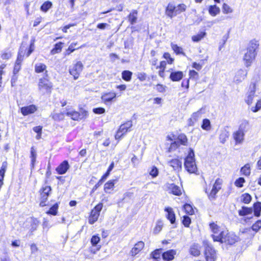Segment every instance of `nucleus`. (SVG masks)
Instances as JSON below:
<instances>
[{
  "label": "nucleus",
  "instance_id": "29",
  "mask_svg": "<svg viewBox=\"0 0 261 261\" xmlns=\"http://www.w3.org/2000/svg\"><path fill=\"white\" fill-rule=\"evenodd\" d=\"M116 96V94L114 92H109L108 93H105L102 96V99L105 102H110L113 99L115 98Z\"/></svg>",
  "mask_w": 261,
  "mask_h": 261
},
{
  "label": "nucleus",
  "instance_id": "56",
  "mask_svg": "<svg viewBox=\"0 0 261 261\" xmlns=\"http://www.w3.org/2000/svg\"><path fill=\"white\" fill-rule=\"evenodd\" d=\"M218 192V191L212 189L211 192L209 193H207L209 199L211 200H215L216 198V194Z\"/></svg>",
  "mask_w": 261,
  "mask_h": 261
},
{
  "label": "nucleus",
  "instance_id": "10",
  "mask_svg": "<svg viewBox=\"0 0 261 261\" xmlns=\"http://www.w3.org/2000/svg\"><path fill=\"white\" fill-rule=\"evenodd\" d=\"M69 72L75 80L77 79L82 72V63L81 62H77L70 69Z\"/></svg>",
  "mask_w": 261,
  "mask_h": 261
},
{
  "label": "nucleus",
  "instance_id": "42",
  "mask_svg": "<svg viewBox=\"0 0 261 261\" xmlns=\"http://www.w3.org/2000/svg\"><path fill=\"white\" fill-rule=\"evenodd\" d=\"M132 72L128 70H125L122 73V79L126 81H130L132 79Z\"/></svg>",
  "mask_w": 261,
  "mask_h": 261
},
{
  "label": "nucleus",
  "instance_id": "23",
  "mask_svg": "<svg viewBox=\"0 0 261 261\" xmlns=\"http://www.w3.org/2000/svg\"><path fill=\"white\" fill-rule=\"evenodd\" d=\"M245 133L243 132L238 130L234 133L233 136L234 140L237 143H242L244 141Z\"/></svg>",
  "mask_w": 261,
  "mask_h": 261
},
{
  "label": "nucleus",
  "instance_id": "61",
  "mask_svg": "<svg viewBox=\"0 0 261 261\" xmlns=\"http://www.w3.org/2000/svg\"><path fill=\"white\" fill-rule=\"evenodd\" d=\"M100 241V238L97 236H93L91 239V243L93 246H96Z\"/></svg>",
  "mask_w": 261,
  "mask_h": 261
},
{
  "label": "nucleus",
  "instance_id": "27",
  "mask_svg": "<svg viewBox=\"0 0 261 261\" xmlns=\"http://www.w3.org/2000/svg\"><path fill=\"white\" fill-rule=\"evenodd\" d=\"M65 115L66 110L59 113H52L50 116L54 120L59 121L64 119Z\"/></svg>",
  "mask_w": 261,
  "mask_h": 261
},
{
  "label": "nucleus",
  "instance_id": "16",
  "mask_svg": "<svg viewBox=\"0 0 261 261\" xmlns=\"http://www.w3.org/2000/svg\"><path fill=\"white\" fill-rule=\"evenodd\" d=\"M184 74L180 71H172L170 75V79L173 82H178L181 80L183 77Z\"/></svg>",
  "mask_w": 261,
  "mask_h": 261
},
{
  "label": "nucleus",
  "instance_id": "4",
  "mask_svg": "<svg viewBox=\"0 0 261 261\" xmlns=\"http://www.w3.org/2000/svg\"><path fill=\"white\" fill-rule=\"evenodd\" d=\"M38 86L39 90L43 94L50 93L53 87L51 83L45 77L39 79Z\"/></svg>",
  "mask_w": 261,
  "mask_h": 261
},
{
  "label": "nucleus",
  "instance_id": "59",
  "mask_svg": "<svg viewBox=\"0 0 261 261\" xmlns=\"http://www.w3.org/2000/svg\"><path fill=\"white\" fill-rule=\"evenodd\" d=\"M162 253V249H159L154 251L152 253V256L154 259H158L160 257L161 254Z\"/></svg>",
  "mask_w": 261,
  "mask_h": 261
},
{
  "label": "nucleus",
  "instance_id": "55",
  "mask_svg": "<svg viewBox=\"0 0 261 261\" xmlns=\"http://www.w3.org/2000/svg\"><path fill=\"white\" fill-rule=\"evenodd\" d=\"M163 223L161 221H158L155 227L154 228L153 232L155 233H159L162 229Z\"/></svg>",
  "mask_w": 261,
  "mask_h": 261
},
{
  "label": "nucleus",
  "instance_id": "9",
  "mask_svg": "<svg viewBox=\"0 0 261 261\" xmlns=\"http://www.w3.org/2000/svg\"><path fill=\"white\" fill-rule=\"evenodd\" d=\"M210 227L212 232L213 233V234H212V237L214 241H215V237L220 236L221 234V232L222 231H224L225 229L221 228L220 226L214 222H212L210 224Z\"/></svg>",
  "mask_w": 261,
  "mask_h": 261
},
{
  "label": "nucleus",
  "instance_id": "45",
  "mask_svg": "<svg viewBox=\"0 0 261 261\" xmlns=\"http://www.w3.org/2000/svg\"><path fill=\"white\" fill-rule=\"evenodd\" d=\"M205 35V32H201L196 35L193 36L192 39L194 42H198L203 38Z\"/></svg>",
  "mask_w": 261,
  "mask_h": 261
},
{
  "label": "nucleus",
  "instance_id": "46",
  "mask_svg": "<svg viewBox=\"0 0 261 261\" xmlns=\"http://www.w3.org/2000/svg\"><path fill=\"white\" fill-rule=\"evenodd\" d=\"M228 137V132L226 130H222L219 136L220 142L222 143H224Z\"/></svg>",
  "mask_w": 261,
  "mask_h": 261
},
{
  "label": "nucleus",
  "instance_id": "26",
  "mask_svg": "<svg viewBox=\"0 0 261 261\" xmlns=\"http://www.w3.org/2000/svg\"><path fill=\"white\" fill-rule=\"evenodd\" d=\"M190 251L192 255L197 256L200 254V246L197 244H194L191 246Z\"/></svg>",
  "mask_w": 261,
  "mask_h": 261
},
{
  "label": "nucleus",
  "instance_id": "52",
  "mask_svg": "<svg viewBox=\"0 0 261 261\" xmlns=\"http://www.w3.org/2000/svg\"><path fill=\"white\" fill-rule=\"evenodd\" d=\"M8 163L6 161L3 162L1 169L0 170V176H5V174L7 168Z\"/></svg>",
  "mask_w": 261,
  "mask_h": 261
},
{
  "label": "nucleus",
  "instance_id": "64",
  "mask_svg": "<svg viewBox=\"0 0 261 261\" xmlns=\"http://www.w3.org/2000/svg\"><path fill=\"white\" fill-rule=\"evenodd\" d=\"M17 80H18L17 74H13V75L11 78V80L12 87H14L16 86Z\"/></svg>",
  "mask_w": 261,
  "mask_h": 261
},
{
  "label": "nucleus",
  "instance_id": "43",
  "mask_svg": "<svg viewBox=\"0 0 261 261\" xmlns=\"http://www.w3.org/2000/svg\"><path fill=\"white\" fill-rule=\"evenodd\" d=\"M58 207V204L56 203L49 208L46 213L55 216L57 214Z\"/></svg>",
  "mask_w": 261,
  "mask_h": 261
},
{
  "label": "nucleus",
  "instance_id": "39",
  "mask_svg": "<svg viewBox=\"0 0 261 261\" xmlns=\"http://www.w3.org/2000/svg\"><path fill=\"white\" fill-rule=\"evenodd\" d=\"M222 182L223 180L222 179L219 178H217L213 186L212 190H215L219 192V191L221 189Z\"/></svg>",
  "mask_w": 261,
  "mask_h": 261
},
{
  "label": "nucleus",
  "instance_id": "25",
  "mask_svg": "<svg viewBox=\"0 0 261 261\" xmlns=\"http://www.w3.org/2000/svg\"><path fill=\"white\" fill-rule=\"evenodd\" d=\"M165 211L167 212V217L170 220L172 224H173L175 221V214L171 207H168L165 208Z\"/></svg>",
  "mask_w": 261,
  "mask_h": 261
},
{
  "label": "nucleus",
  "instance_id": "48",
  "mask_svg": "<svg viewBox=\"0 0 261 261\" xmlns=\"http://www.w3.org/2000/svg\"><path fill=\"white\" fill-rule=\"evenodd\" d=\"M251 196L247 193L242 195L241 197V201L245 203H249L251 200Z\"/></svg>",
  "mask_w": 261,
  "mask_h": 261
},
{
  "label": "nucleus",
  "instance_id": "2",
  "mask_svg": "<svg viewBox=\"0 0 261 261\" xmlns=\"http://www.w3.org/2000/svg\"><path fill=\"white\" fill-rule=\"evenodd\" d=\"M238 240L239 237L238 236L233 232H229L226 229L221 232L220 236L215 237V242H219L228 245H233Z\"/></svg>",
  "mask_w": 261,
  "mask_h": 261
},
{
  "label": "nucleus",
  "instance_id": "11",
  "mask_svg": "<svg viewBox=\"0 0 261 261\" xmlns=\"http://www.w3.org/2000/svg\"><path fill=\"white\" fill-rule=\"evenodd\" d=\"M255 92V85L253 84L252 86L250 87V91L248 92L247 97L245 99V101L248 105H250L252 103Z\"/></svg>",
  "mask_w": 261,
  "mask_h": 261
},
{
  "label": "nucleus",
  "instance_id": "54",
  "mask_svg": "<svg viewBox=\"0 0 261 261\" xmlns=\"http://www.w3.org/2000/svg\"><path fill=\"white\" fill-rule=\"evenodd\" d=\"M222 10H223V12L224 14L230 13H232L233 11L232 9L230 8V7L227 4H225V3L223 5Z\"/></svg>",
  "mask_w": 261,
  "mask_h": 261
},
{
  "label": "nucleus",
  "instance_id": "24",
  "mask_svg": "<svg viewBox=\"0 0 261 261\" xmlns=\"http://www.w3.org/2000/svg\"><path fill=\"white\" fill-rule=\"evenodd\" d=\"M133 123L132 121H127L125 123L121 124L120 126L119 129L120 132H122V133H126L129 130V129L132 127Z\"/></svg>",
  "mask_w": 261,
  "mask_h": 261
},
{
  "label": "nucleus",
  "instance_id": "57",
  "mask_svg": "<svg viewBox=\"0 0 261 261\" xmlns=\"http://www.w3.org/2000/svg\"><path fill=\"white\" fill-rule=\"evenodd\" d=\"M245 181V179L243 177H240L236 180L234 185L238 187L241 188L243 186Z\"/></svg>",
  "mask_w": 261,
  "mask_h": 261
},
{
  "label": "nucleus",
  "instance_id": "62",
  "mask_svg": "<svg viewBox=\"0 0 261 261\" xmlns=\"http://www.w3.org/2000/svg\"><path fill=\"white\" fill-rule=\"evenodd\" d=\"M150 174L152 177H156L159 174V170L156 167H152L151 171H150Z\"/></svg>",
  "mask_w": 261,
  "mask_h": 261
},
{
  "label": "nucleus",
  "instance_id": "18",
  "mask_svg": "<svg viewBox=\"0 0 261 261\" xmlns=\"http://www.w3.org/2000/svg\"><path fill=\"white\" fill-rule=\"evenodd\" d=\"M247 71L245 70L240 69L237 71L234 80L237 83L241 82L244 80L247 75Z\"/></svg>",
  "mask_w": 261,
  "mask_h": 261
},
{
  "label": "nucleus",
  "instance_id": "20",
  "mask_svg": "<svg viewBox=\"0 0 261 261\" xmlns=\"http://www.w3.org/2000/svg\"><path fill=\"white\" fill-rule=\"evenodd\" d=\"M176 252L175 250H169L164 252L162 254V257L164 260L170 261L174 258V255L176 254Z\"/></svg>",
  "mask_w": 261,
  "mask_h": 261
},
{
  "label": "nucleus",
  "instance_id": "35",
  "mask_svg": "<svg viewBox=\"0 0 261 261\" xmlns=\"http://www.w3.org/2000/svg\"><path fill=\"white\" fill-rule=\"evenodd\" d=\"M201 128L205 130H210L211 129V124L209 119H204L202 121Z\"/></svg>",
  "mask_w": 261,
  "mask_h": 261
},
{
  "label": "nucleus",
  "instance_id": "8",
  "mask_svg": "<svg viewBox=\"0 0 261 261\" xmlns=\"http://www.w3.org/2000/svg\"><path fill=\"white\" fill-rule=\"evenodd\" d=\"M188 142V139L186 136L184 134H180L177 139L174 142L171 143L169 148V151L176 148L179 144L186 145Z\"/></svg>",
  "mask_w": 261,
  "mask_h": 261
},
{
  "label": "nucleus",
  "instance_id": "22",
  "mask_svg": "<svg viewBox=\"0 0 261 261\" xmlns=\"http://www.w3.org/2000/svg\"><path fill=\"white\" fill-rule=\"evenodd\" d=\"M249 129L250 125L249 121L245 119L242 120L240 122L238 130L245 134Z\"/></svg>",
  "mask_w": 261,
  "mask_h": 261
},
{
  "label": "nucleus",
  "instance_id": "13",
  "mask_svg": "<svg viewBox=\"0 0 261 261\" xmlns=\"http://www.w3.org/2000/svg\"><path fill=\"white\" fill-rule=\"evenodd\" d=\"M37 107L33 105L27 107H23L21 108V113L23 115L26 116L29 114L34 113L37 110Z\"/></svg>",
  "mask_w": 261,
  "mask_h": 261
},
{
  "label": "nucleus",
  "instance_id": "31",
  "mask_svg": "<svg viewBox=\"0 0 261 261\" xmlns=\"http://www.w3.org/2000/svg\"><path fill=\"white\" fill-rule=\"evenodd\" d=\"M252 212L253 209L251 207L243 206L242 209L239 211V214L240 216H244L251 214Z\"/></svg>",
  "mask_w": 261,
  "mask_h": 261
},
{
  "label": "nucleus",
  "instance_id": "17",
  "mask_svg": "<svg viewBox=\"0 0 261 261\" xmlns=\"http://www.w3.org/2000/svg\"><path fill=\"white\" fill-rule=\"evenodd\" d=\"M165 14L170 18L176 15L175 14V6L173 4L169 3L168 5L166 8Z\"/></svg>",
  "mask_w": 261,
  "mask_h": 261
},
{
  "label": "nucleus",
  "instance_id": "38",
  "mask_svg": "<svg viewBox=\"0 0 261 261\" xmlns=\"http://www.w3.org/2000/svg\"><path fill=\"white\" fill-rule=\"evenodd\" d=\"M170 189L172 193L174 195L179 196L181 194V190L179 187L175 185H171Z\"/></svg>",
  "mask_w": 261,
  "mask_h": 261
},
{
  "label": "nucleus",
  "instance_id": "36",
  "mask_svg": "<svg viewBox=\"0 0 261 261\" xmlns=\"http://www.w3.org/2000/svg\"><path fill=\"white\" fill-rule=\"evenodd\" d=\"M254 214L256 217H259L261 212V202H257L254 204Z\"/></svg>",
  "mask_w": 261,
  "mask_h": 261
},
{
  "label": "nucleus",
  "instance_id": "15",
  "mask_svg": "<svg viewBox=\"0 0 261 261\" xmlns=\"http://www.w3.org/2000/svg\"><path fill=\"white\" fill-rule=\"evenodd\" d=\"M69 168V165L67 161H64L56 168L57 172L60 174H63L66 172Z\"/></svg>",
  "mask_w": 261,
  "mask_h": 261
},
{
  "label": "nucleus",
  "instance_id": "1",
  "mask_svg": "<svg viewBox=\"0 0 261 261\" xmlns=\"http://www.w3.org/2000/svg\"><path fill=\"white\" fill-rule=\"evenodd\" d=\"M258 45V42L256 40H252L250 42L249 46L243 57V61L246 67H249L254 60L256 55L255 51Z\"/></svg>",
  "mask_w": 261,
  "mask_h": 261
},
{
  "label": "nucleus",
  "instance_id": "3",
  "mask_svg": "<svg viewBox=\"0 0 261 261\" xmlns=\"http://www.w3.org/2000/svg\"><path fill=\"white\" fill-rule=\"evenodd\" d=\"M184 166L186 170L190 173H195L197 170L194 159V152L192 149H190L188 155L185 159Z\"/></svg>",
  "mask_w": 261,
  "mask_h": 261
},
{
  "label": "nucleus",
  "instance_id": "30",
  "mask_svg": "<svg viewBox=\"0 0 261 261\" xmlns=\"http://www.w3.org/2000/svg\"><path fill=\"white\" fill-rule=\"evenodd\" d=\"M80 48V46L76 43H72L68 48L65 52V55H69L75 50Z\"/></svg>",
  "mask_w": 261,
  "mask_h": 261
},
{
  "label": "nucleus",
  "instance_id": "37",
  "mask_svg": "<svg viewBox=\"0 0 261 261\" xmlns=\"http://www.w3.org/2000/svg\"><path fill=\"white\" fill-rule=\"evenodd\" d=\"M37 153L34 149V147H32L31 150V167L34 168L35 164L36 161Z\"/></svg>",
  "mask_w": 261,
  "mask_h": 261
},
{
  "label": "nucleus",
  "instance_id": "58",
  "mask_svg": "<svg viewBox=\"0 0 261 261\" xmlns=\"http://www.w3.org/2000/svg\"><path fill=\"white\" fill-rule=\"evenodd\" d=\"M191 220L189 216H185L183 217L182 223L186 227H189L191 224Z\"/></svg>",
  "mask_w": 261,
  "mask_h": 261
},
{
  "label": "nucleus",
  "instance_id": "6",
  "mask_svg": "<svg viewBox=\"0 0 261 261\" xmlns=\"http://www.w3.org/2000/svg\"><path fill=\"white\" fill-rule=\"evenodd\" d=\"M51 190V187L47 186L43 187L40 189V193L41 201L39 204L40 206L43 207L46 205L45 202L48 199V197L50 193Z\"/></svg>",
  "mask_w": 261,
  "mask_h": 261
},
{
  "label": "nucleus",
  "instance_id": "12",
  "mask_svg": "<svg viewBox=\"0 0 261 261\" xmlns=\"http://www.w3.org/2000/svg\"><path fill=\"white\" fill-rule=\"evenodd\" d=\"M144 247V243L143 242H138L135 245L134 247L132 249L130 252V254L132 256H135L143 249Z\"/></svg>",
  "mask_w": 261,
  "mask_h": 261
},
{
  "label": "nucleus",
  "instance_id": "63",
  "mask_svg": "<svg viewBox=\"0 0 261 261\" xmlns=\"http://www.w3.org/2000/svg\"><path fill=\"white\" fill-rule=\"evenodd\" d=\"M21 64L20 63L15 62L13 69V74H17L21 69Z\"/></svg>",
  "mask_w": 261,
  "mask_h": 261
},
{
  "label": "nucleus",
  "instance_id": "49",
  "mask_svg": "<svg viewBox=\"0 0 261 261\" xmlns=\"http://www.w3.org/2000/svg\"><path fill=\"white\" fill-rule=\"evenodd\" d=\"M184 208L187 214L189 215H193L194 213V211L192 206L189 204H186L184 206Z\"/></svg>",
  "mask_w": 261,
  "mask_h": 261
},
{
  "label": "nucleus",
  "instance_id": "53",
  "mask_svg": "<svg viewBox=\"0 0 261 261\" xmlns=\"http://www.w3.org/2000/svg\"><path fill=\"white\" fill-rule=\"evenodd\" d=\"M261 228V220L257 221L251 227V229L255 232Z\"/></svg>",
  "mask_w": 261,
  "mask_h": 261
},
{
  "label": "nucleus",
  "instance_id": "60",
  "mask_svg": "<svg viewBox=\"0 0 261 261\" xmlns=\"http://www.w3.org/2000/svg\"><path fill=\"white\" fill-rule=\"evenodd\" d=\"M163 56L164 58L167 60V62L168 64H171L173 63L174 61V59L171 57V56L169 53H164Z\"/></svg>",
  "mask_w": 261,
  "mask_h": 261
},
{
  "label": "nucleus",
  "instance_id": "34",
  "mask_svg": "<svg viewBox=\"0 0 261 261\" xmlns=\"http://www.w3.org/2000/svg\"><path fill=\"white\" fill-rule=\"evenodd\" d=\"M208 12L212 16H215L220 13V10L216 5H213L210 7Z\"/></svg>",
  "mask_w": 261,
  "mask_h": 261
},
{
  "label": "nucleus",
  "instance_id": "21",
  "mask_svg": "<svg viewBox=\"0 0 261 261\" xmlns=\"http://www.w3.org/2000/svg\"><path fill=\"white\" fill-rule=\"evenodd\" d=\"M118 180L114 179L108 181L105 184V191L106 193H111L113 190L114 185L117 183Z\"/></svg>",
  "mask_w": 261,
  "mask_h": 261
},
{
  "label": "nucleus",
  "instance_id": "50",
  "mask_svg": "<svg viewBox=\"0 0 261 261\" xmlns=\"http://www.w3.org/2000/svg\"><path fill=\"white\" fill-rule=\"evenodd\" d=\"M202 109L199 110V111L194 112L191 115V117L193 119L194 121L196 122L198 120L199 118H201L202 116Z\"/></svg>",
  "mask_w": 261,
  "mask_h": 261
},
{
  "label": "nucleus",
  "instance_id": "32",
  "mask_svg": "<svg viewBox=\"0 0 261 261\" xmlns=\"http://www.w3.org/2000/svg\"><path fill=\"white\" fill-rule=\"evenodd\" d=\"M128 20L132 24H135L137 20L138 12L136 10H134L128 15Z\"/></svg>",
  "mask_w": 261,
  "mask_h": 261
},
{
  "label": "nucleus",
  "instance_id": "47",
  "mask_svg": "<svg viewBox=\"0 0 261 261\" xmlns=\"http://www.w3.org/2000/svg\"><path fill=\"white\" fill-rule=\"evenodd\" d=\"M186 6L185 4H179L177 6H175V14L177 15L182 12L185 11Z\"/></svg>",
  "mask_w": 261,
  "mask_h": 261
},
{
  "label": "nucleus",
  "instance_id": "40",
  "mask_svg": "<svg viewBox=\"0 0 261 261\" xmlns=\"http://www.w3.org/2000/svg\"><path fill=\"white\" fill-rule=\"evenodd\" d=\"M63 43L59 42L56 43L54 48L51 50V53L53 55L59 53L61 51L62 48Z\"/></svg>",
  "mask_w": 261,
  "mask_h": 261
},
{
  "label": "nucleus",
  "instance_id": "19",
  "mask_svg": "<svg viewBox=\"0 0 261 261\" xmlns=\"http://www.w3.org/2000/svg\"><path fill=\"white\" fill-rule=\"evenodd\" d=\"M66 115L71 117L74 120H77L80 118V113L72 110L71 108H68L66 109Z\"/></svg>",
  "mask_w": 261,
  "mask_h": 261
},
{
  "label": "nucleus",
  "instance_id": "33",
  "mask_svg": "<svg viewBox=\"0 0 261 261\" xmlns=\"http://www.w3.org/2000/svg\"><path fill=\"white\" fill-rule=\"evenodd\" d=\"M171 46L172 49L174 50V51L177 55H182L184 56H186L185 53L183 51L182 48L180 46H178L177 44H175L173 43L171 44Z\"/></svg>",
  "mask_w": 261,
  "mask_h": 261
},
{
  "label": "nucleus",
  "instance_id": "7",
  "mask_svg": "<svg viewBox=\"0 0 261 261\" xmlns=\"http://www.w3.org/2000/svg\"><path fill=\"white\" fill-rule=\"evenodd\" d=\"M205 255L206 261H215L216 258V253L213 247L205 243Z\"/></svg>",
  "mask_w": 261,
  "mask_h": 261
},
{
  "label": "nucleus",
  "instance_id": "44",
  "mask_svg": "<svg viewBox=\"0 0 261 261\" xmlns=\"http://www.w3.org/2000/svg\"><path fill=\"white\" fill-rule=\"evenodd\" d=\"M52 6V3L49 1H46L41 6V10L46 12Z\"/></svg>",
  "mask_w": 261,
  "mask_h": 261
},
{
  "label": "nucleus",
  "instance_id": "41",
  "mask_svg": "<svg viewBox=\"0 0 261 261\" xmlns=\"http://www.w3.org/2000/svg\"><path fill=\"white\" fill-rule=\"evenodd\" d=\"M241 172L245 176H248L250 174V166L249 164L244 165L241 169Z\"/></svg>",
  "mask_w": 261,
  "mask_h": 261
},
{
  "label": "nucleus",
  "instance_id": "14",
  "mask_svg": "<svg viewBox=\"0 0 261 261\" xmlns=\"http://www.w3.org/2000/svg\"><path fill=\"white\" fill-rule=\"evenodd\" d=\"M168 164L172 167L174 170L179 171L181 169L182 163L178 159L171 160L168 162Z\"/></svg>",
  "mask_w": 261,
  "mask_h": 261
},
{
  "label": "nucleus",
  "instance_id": "5",
  "mask_svg": "<svg viewBox=\"0 0 261 261\" xmlns=\"http://www.w3.org/2000/svg\"><path fill=\"white\" fill-rule=\"evenodd\" d=\"M102 206L103 205L102 203H98L91 211L89 217V222L90 224H92L97 220L99 216V213L102 208Z\"/></svg>",
  "mask_w": 261,
  "mask_h": 261
},
{
  "label": "nucleus",
  "instance_id": "28",
  "mask_svg": "<svg viewBox=\"0 0 261 261\" xmlns=\"http://www.w3.org/2000/svg\"><path fill=\"white\" fill-rule=\"evenodd\" d=\"M46 66L41 63H37L35 66V71L37 73H41L43 72L44 71H45V74L46 76H47V71L46 70Z\"/></svg>",
  "mask_w": 261,
  "mask_h": 261
},
{
  "label": "nucleus",
  "instance_id": "51",
  "mask_svg": "<svg viewBox=\"0 0 261 261\" xmlns=\"http://www.w3.org/2000/svg\"><path fill=\"white\" fill-rule=\"evenodd\" d=\"M253 112H257L261 109V99L257 100L255 106H252L250 108Z\"/></svg>",
  "mask_w": 261,
  "mask_h": 261
}]
</instances>
